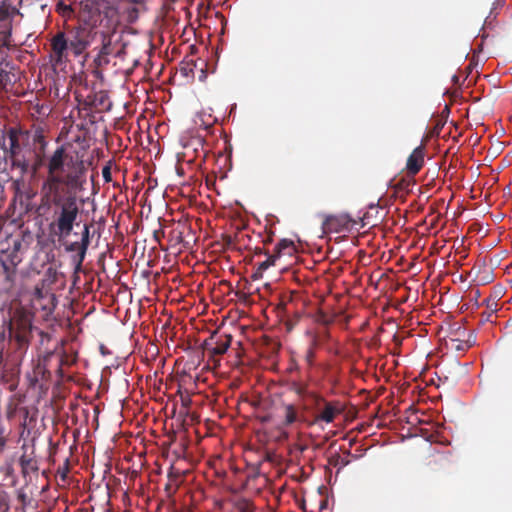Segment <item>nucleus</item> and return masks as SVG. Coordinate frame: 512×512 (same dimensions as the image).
<instances>
[{
    "instance_id": "33",
    "label": "nucleus",
    "mask_w": 512,
    "mask_h": 512,
    "mask_svg": "<svg viewBox=\"0 0 512 512\" xmlns=\"http://www.w3.org/2000/svg\"><path fill=\"white\" fill-rule=\"evenodd\" d=\"M1 265H2V267H3V269H4V271L7 273V279H8L10 282H12V278H11L12 273L10 272L9 267H8L4 262H2V264H1Z\"/></svg>"
},
{
    "instance_id": "1",
    "label": "nucleus",
    "mask_w": 512,
    "mask_h": 512,
    "mask_svg": "<svg viewBox=\"0 0 512 512\" xmlns=\"http://www.w3.org/2000/svg\"><path fill=\"white\" fill-rule=\"evenodd\" d=\"M47 177L41 192L60 191V185L78 188L82 185L85 168L82 161L69 156L64 146H59L47 160Z\"/></svg>"
},
{
    "instance_id": "6",
    "label": "nucleus",
    "mask_w": 512,
    "mask_h": 512,
    "mask_svg": "<svg viewBox=\"0 0 512 512\" xmlns=\"http://www.w3.org/2000/svg\"><path fill=\"white\" fill-rule=\"evenodd\" d=\"M18 10L5 1L0 5V48L9 44L12 17Z\"/></svg>"
},
{
    "instance_id": "18",
    "label": "nucleus",
    "mask_w": 512,
    "mask_h": 512,
    "mask_svg": "<svg viewBox=\"0 0 512 512\" xmlns=\"http://www.w3.org/2000/svg\"><path fill=\"white\" fill-rule=\"evenodd\" d=\"M33 142L35 144H39V151L40 153L44 152L47 141L45 140V136L42 129H36L33 135Z\"/></svg>"
},
{
    "instance_id": "3",
    "label": "nucleus",
    "mask_w": 512,
    "mask_h": 512,
    "mask_svg": "<svg viewBox=\"0 0 512 512\" xmlns=\"http://www.w3.org/2000/svg\"><path fill=\"white\" fill-rule=\"evenodd\" d=\"M8 147L5 148L7 158L12 168L19 170L23 176L29 172L30 163L26 157L24 146L28 143L29 132L16 127H10L6 132Z\"/></svg>"
},
{
    "instance_id": "31",
    "label": "nucleus",
    "mask_w": 512,
    "mask_h": 512,
    "mask_svg": "<svg viewBox=\"0 0 512 512\" xmlns=\"http://www.w3.org/2000/svg\"><path fill=\"white\" fill-rule=\"evenodd\" d=\"M254 254L255 255H261V254H265L266 256L269 255V251L266 250L264 247H255L254 248Z\"/></svg>"
},
{
    "instance_id": "4",
    "label": "nucleus",
    "mask_w": 512,
    "mask_h": 512,
    "mask_svg": "<svg viewBox=\"0 0 512 512\" xmlns=\"http://www.w3.org/2000/svg\"><path fill=\"white\" fill-rule=\"evenodd\" d=\"M365 225L362 218H352L349 214L342 213L337 215H329L322 223L325 233H341L351 231L356 225Z\"/></svg>"
},
{
    "instance_id": "25",
    "label": "nucleus",
    "mask_w": 512,
    "mask_h": 512,
    "mask_svg": "<svg viewBox=\"0 0 512 512\" xmlns=\"http://www.w3.org/2000/svg\"><path fill=\"white\" fill-rule=\"evenodd\" d=\"M102 177L106 183L112 181L111 167L110 165H105L102 169Z\"/></svg>"
},
{
    "instance_id": "2",
    "label": "nucleus",
    "mask_w": 512,
    "mask_h": 512,
    "mask_svg": "<svg viewBox=\"0 0 512 512\" xmlns=\"http://www.w3.org/2000/svg\"><path fill=\"white\" fill-rule=\"evenodd\" d=\"M43 205L52 207L51 222L48 225L51 235L58 240H65L72 232L80 213L78 198L66 191L41 192Z\"/></svg>"
},
{
    "instance_id": "32",
    "label": "nucleus",
    "mask_w": 512,
    "mask_h": 512,
    "mask_svg": "<svg viewBox=\"0 0 512 512\" xmlns=\"http://www.w3.org/2000/svg\"><path fill=\"white\" fill-rule=\"evenodd\" d=\"M273 236L274 234L271 232L270 234H268L263 240H262V243L264 246H267L269 244H271L273 242Z\"/></svg>"
},
{
    "instance_id": "12",
    "label": "nucleus",
    "mask_w": 512,
    "mask_h": 512,
    "mask_svg": "<svg viewBox=\"0 0 512 512\" xmlns=\"http://www.w3.org/2000/svg\"><path fill=\"white\" fill-rule=\"evenodd\" d=\"M65 249L67 252H76L77 254L74 256V262L76 265V269H79L85 259L86 252L88 250L87 247H84L81 241L70 242L66 244Z\"/></svg>"
},
{
    "instance_id": "7",
    "label": "nucleus",
    "mask_w": 512,
    "mask_h": 512,
    "mask_svg": "<svg viewBox=\"0 0 512 512\" xmlns=\"http://www.w3.org/2000/svg\"><path fill=\"white\" fill-rule=\"evenodd\" d=\"M231 342L232 336L230 334H217L214 332L204 341L203 348L211 356H221L226 353Z\"/></svg>"
},
{
    "instance_id": "20",
    "label": "nucleus",
    "mask_w": 512,
    "mask_h": 512,
    "mask_svg": "<svg viewBox=\"0 0 512 512\" xmlns=\"http://www.w3.org/2000/svg\"><path fill=\"white\" fill-rule=\"evenodd\" d=\"M474 343V340L470 338L467 340L451 339L452 347L458 351H465L469 349Z\"/></svg>"
},
{
    "instance_id": "26",
    "label": "nucleus",
    "mask_w": 512,
    "mask_h": 512,
    "mask_svg": "<svg viewBox=\"0 0 512 512\" xmlns=\"http://www.w3.org/2000/svg\"><path fill=\"white\" fill-rule=\"evenodd\" d=\"M8 73L0 66V91L5 89L7 84Z\"/></svg>"
},
{
    "instance_id": "28",
    "label": "nucleus",
    "mask_w": 512,
    "mask_h": 512,
    "mask_svg": "<svg viewBox=\"0 0 512 512\" xmlns=\"http://www.w3.org/2000/svg\"><path fill=\"white\" fill-rule=\"evenodd\" d=\"M314 358H315L314 349L312 347H310V348H308V350L306 351V354H305V360L308 363V365H310V366L313 365Z\"/></svg>"
},
{
    "instance_id": "8",
    "label": "nucleus",
    "mask_w": 512,
    "mask_h": 512,
    "mask_svg": "<svg viewBox=\"0 0 512 512\" xmlns=\"http://www.w3.org/2000/svg\"><path fill=\"white\" fill-rule=\"evenodd\" d=\"M66 41H68L69 49H71L76 56L81 55L90 43L89 34L85 29L71 31Z\"/></svg>"
},
{
    "instance_id": "10",
    "label": "nucleus",
    "mask_w": 512,
    "mask_h": 512,
    "mask_svg": "<svg viewBox=\"0 0 512 512\" xmlns=\"http://www.w3.org/2000/svg\"><path fill=\"white\" fill-rule=\"evenodd\" d=\"M424 156V145H420L412 151L406 162V170L409 175L414 176L422 169L424 165Z\"/></svg>"
},
{
    "instance_id": "13",
    "label": "nucleus",
    "mask_w": 512,
    "mask_h": 512,
    "mask_svg": "<svg viewBox=\"0 0 512 512\" xmlns=\"http://www.w3.org/2000/svg\"><path fill=\"white\" fill-rule=\"evenodd\" d=\"M283 426H291L298 420L297 408L294 404H283L281 406Z\"/></svg>"
},
{
    "instance_id": "5",
    "label": "nucleus",
    "mask_w": 512,
    "mask_h": 512,
    "mask_svg": "<svg viewBox=\"0 0 512 512\" xmlns=\"http://www.w3.org/2000/svg\"><path fill=\"white\" fill-rule=\"evenodd\" d=\"M316 405H323V408L315 416V423H332L335 418L344 411V406L340 401H327L322 396H315Z\"/></svg>"
},
{
    "instance_id": "11",
    "label": "nucleus",
    "mask_w": 512,
    "mask_h": 512,
    "mask_svg": "<svg viewBox=\"0 0 512 512\" xmlns=\"http://www.w3.org/2000/svg\"><path fill=\"white\" fill-rule=\"evenodd\" d=\"M219 507L220 512H255L254 505L246 499L221 502Z\"/></svg>"
},
{
    "instance_id": "15",
    "label": "nucleus",
    "mask_w": 512,
    "mask_h": 512,
    "mask_svg": "<svg viewBox=\"0 0 512 512\" xmlns=\"http://www.w3.org/2000/svg\"><path fill=\"white\" fill-rule=\"evenodd\" d=\"M169 482L165 486V490L169 493H175L179 485L181 484L182 474L178 470H174L173 467L170 468L168 473Z\"/></svg>"
},
{
    "instance_id": "27",
    "label": "nucleus",
    "mask_w": 512,
    "mask_h": 512,
    "mask_svg": "<svg viewBox=\"0 0 512 512\" xmlns=\"http://www.w3.org/2000/svg\"><path fill=\"white\" fill-rule=\"evenodd\" d=\"M485 302H486L487 309H489L491 312H497V310H498V303L495 300V298H493V299L488 298L487 300H485Z\"/></svg>"
},
{
    "instance_id": "21",
    "label": "nucleus",
    "mask_w": 512,
    "mask_h": 512,
    "mask_svg": "<svg viewBox=\"0 0 512 512\" xmlns=\"http://www.w3.org/2000/svg\"><path fill=\"white\" fill-rule=\"evenodd\" d=\"M69 470H70V468H69V459L67 458V459H65L64 464L57 469L56 476L62 482H66L67 478H68Z\"/></svg>"
},
{
    "instance_id": "23",
    "label": "nucleus",
    "mask_w": 512,
    "mask_h": 512,
    "mask_svg": "<svg viewBox=\"0 0 512 512\" xmlns=\"http://www.w3.org/2000/svg\"><path fill=\"white\" fill-rule=\"evenodd\" d=\"M94 62L97 67H103L109 64V58L107 55H102L101 53H98Z\"/></svg>"
},
{
    "instance_id": "14",
    "label": "nucleus",
    "mask_w": 512,
    "mask_h": 512,
    "mask_svg": "<svg viewBox=\"0 0 512 512\" xmlns=\"http://www.w3.org/2000/svg\"><path fill=\"white\" fill-rule=\"evenodd\" d=\"M278 260V257L277 255H275L274 253L272 254H269L267 256V259L260 262L256 268V270L254 271V273L252 274V279L253 280H258L260 278H262L263 276V273L270 267L274 266L276 261Z\"/></svg>"
},
{
    "instance_id": "16",
    "label": "nucleus",
    "mask_w": 512,
    "mask_h": 512,
    "mask_svg": "<svg viewBox=\"0 0 512 512\" xmlns=\"http://www.w3.org/2000/svg\"><path fill=\"white\" fill-rule=\"evenodd\" d=\"M294 252V243L289 239L280 240L274 248L273 253L277 255L278 259L283 254L291 255Z\"/></svg>"
},
{
    "instance_id": "35",
    "label": "nucleus",
    "mask_w": 512,
    "mask_h": 512,
    "mask_svg": "<svg viewBox=\"0 0 512 512\" xmlns=\"http://www.w3.org/2000/svg\"><path fill=\"white\" fill-rule=\"evenodd\" d=\"M233 243V240L231 237L227 238V245H231Z\"/></svg>"
},
{
    "instance_id": "19",
    "label": "nucleus",
    "mask_w": 512,
    "mask_h": 512,
    "mask_svg": "<svg viewBox=\"0 0 512 512\" xmlns=\"http://www.w3.org/2000/svg\"><path fill=\"white\" fill-rule=\"evenodd\" d=\"M99 53H101L102 55H107V56L114 53L111 36H107V35L103 36L102 46L100 48Z\"/></svg>"
},
{
    "instance_id": "22",
    "label": "nucleus",
    "mask_w": 512,
    "mask_h": 512,
    "mask_svg": "<svg viewBox=\"0 0 512 512\" xmlns=\"http://www.w3.org/2000/svg\"><path fill=\"white\" fill-rule=\"evenodd\" d=\"M81 243L84 247H89L90 244V226L87 224L83 225V230L81 232Z\"/></svg>"
},
{
    "instance_id": "34",
    "label": "nucleus",
    "mask_w": 512,
    "mask_h": 512,
    "mask_svg": "<svg viewBox=\"0 0 512 512\" xmlns=\"http://www.w3.org/2000/svg\"><path fill=\"white\" fill-rule=\"evenodd\" d=\"M341 464H342L343 466H346V465H348V464H349V460H348V459H343V458H342V459H341Z\"/></svg>"
},
{
    "instance_id": "30",
    "label": "nucleus",
    "mask_w": 512,
    "mask_h": 512,
    "mask_svg": "<svg viewBox=\"0 0 512 512\" xmlns=\"http://www.w3.org/2000/svg\"><path fill=\"white\" fill-rule=\"evenodd\" d=\"M247 237L250 239V236L248 234H243V233H238L236 234L234 240L237 242V243H244V238Z\"/></svg>"
},
{
    "instance_id": "17",
    "label": "nucleus",
    "mask_w": 512,
    "mask_h": 512,
    "mask_svg": "<svg viewBox=\"0 0 512 512\" xmlns=\"http://www.w3.org/2000/svg\"><path fill=\"white\" fill-rule=\"evenodd\" d=\"M195 67L196 63L193 60L181 62L179 72L183 77L193 79Z\"/></svg>"
},
{
    "instance_id": "9",
    "label": "nucleus",
    "mask_w": 512,
    "mask_h": 512,
    "mask_svg": "<svg viewBox=\"0 0 512 512\" xmlns=\"http://www.w3.org/2000/svg\"><path fill=\"white\" fill-rule=\"evenodd\" d=\"M68 41H66L65 34L63 32L57 33L51 40L52 59L56 65L63 63L66 58V52L68 50Z\"/></svg>"
},
{
    "instance_id": "24",
    "label": "nucleus",
    "mask_w": 512,
    "mask_h": 512,
    "mask_svg": "<svg viewBox=\"0 0 512 512\" xmlns=\"http://www.w3.org/2000/svg\"><path fill=\"white\" fill-rule=\"evenodd\" d=\"M43 165V159L40 156V154L37 155L36 160L32 165L29 167V172H32V174L37 173V171L40 169V167Z\"/></svg>"
},
{
    "instance_id": "29",
    "label": "nucleus",
    "mask_w": 512,
    "mask_h": 512,
    "mask_svg": "<svg viewBox=\"0 0 512 512\" xmlns=\"http://www.w3.org/2000/svg\"><path fill=\"white\" fill-rule=\"evenodd\" d=\"M293 390L296 392V394L302 396L306 393V386L300 383H293Z\"/></svg>"
},
{
    "instance_id": "36",
    "label": "nucleus",
    "mask_w": 512,
    "mask_h": 512,
    "mask_svg": "<svg viewBox=\"0 0 512 512\" xmlns=\"http://www.w3.org/2000/svg\"><path fill=\"white\" fill-rule=\"evenodd\" d=\"M408 186H410V183H409V182H407V183H406V185H405V187H404V188L406 189Z\"/></svg>"
}]
</instances>
